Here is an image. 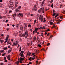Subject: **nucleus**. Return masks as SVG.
<instances>
[{
  "mask_svg": "<svg viewBox=\"0 0 65 65\" xmlns=\"http://www.w3.org/2000/svg\"><path fill=\"white\" fill-rule=\"evenodd\" d=\"M57 17L58 16H57V15H56L55 17V18H56V17Z\"/></svg>",
  "mask_w": 65,
  "mask_h": 65,
  "instance_id": "a18cd8bd",
  "label": "nucleus"
},
{
  "mask_svg": "<svg viewBox=\"0 0 65 65\" xmlns=\"http://www.w3.org/2000/svg\"><path fill=\"white\" fill-rule=\"evenodd\" d=\"M1 43H3V42H4V40H1Z\"/></svg>",
  "mask_w": 65,
  "mask_h": 65,
  "instance_id": "f3484780",
  "label": "nucleus"
},
{
  "mask_svg": "<svg viewBox=\"0 0 65 65\" xmlns=\"http://www.w3.org/2000/svg\"><path fill=\"white\" fill-rule=\"evenodd\" d=\"M12 50V49L11 48V50H9L8 51V53H10V52H11V50Z\"/></svg>",
  "mask_w": 65,
  "mask_h": 65,
  "instance_id": "1a4fd4ad",
  "label": "nucleus"
},
{
  "mask_svg": "<svg viewBox=\"0 0 65 65\" xmlns=\"http://www.w3.org/2000/svg\"><path fill=\"white\" fill-rule=\"evenodd\" d=\"M17 6H18V5H16L15 6V7H17Z\"/></svg>",
  "mask_w": 65,
  "mask_h": 65,
  "instance_id": "052dcab7",
  "label": "nucleus"
},
{
  "mask_svg": "<svg viewBox=\"0 0 65 65\" xmlns=\"http://www.w3.org/2000/svg\"><path fill=\"white\" fill-rule=\"evenodd\" d=\"M16 25H17V27H18V26H19V24H16Z\"/></svg>",
  "mask_w": 65,
  "mask_h": 65,
  "instance_id": "8fccbe9b",
  "label": "nucleus"
},
{
  "mask_svg": "<svg viewBox=\"0 0 65 65\" xmlns=\"http://www.w3.org/2000/svg\"><path fill=\"white\" fill-rule=\"evenodd\" d=\"M57 15V16H58L59 15V14L58 13L56 15Z\"/></svg>",
  "mask_w": 65,
  "mask_h": 65,
  "instance_id": "680f3d73",
  "label": "nucleus"
},
{
  "mask_svg": "<svg viewBox=\"0 0 65 65\" xmlns=\"http://www.w3.org/2000/svg\"><path fill=\"white\" fill-rule=\"evenodd\" d=\"M34 32H35V30H34L33 32V34H34Z\"/></svg>",
  "mask_w": 65,
  "mask_h": 65,
  "instance_id": "5fc2aeb1",
  "label": "nucleus"
},
{
  "mask_svg": "<svg viewBox=\"0 0 65 65\" xmlns=\"http://www.w3.org/2000/svg\"><path fill=\"white\" fill-rule=\"evenodd\" d=\"M20 56H21V57H24V55L23 53H22L21 54Z\"/></svg>",
  "mask_w": 65,
  "mask_h": 65,
  "instance_id": "0eeeda50",
  "label": "nucleus"
},
{
  "mask_svg": "<svg viewBox=\"0 0 65 65\" xmlns=\"http://www.w3.org/2000/svg\"><path fill=\"white\" fill-rule=\"evenodd\" d=\"M60 6H63V4H61Z\"/></svg>",
  "mask_w": 65,
  "mask_h": 65,
  "instance_id": "6e6d98bb",
  "label": "nucleus"
},
{
  "mask_svg": "<svg viewBox=\"0 0 65 65\" xmlns=\"http://www.w3.org/2000/svg\"><path fill=\"white\" fill-rule=\"evenodd\" d=\"M53 2V0H52L51 1V3H52V2Z\"/></svg>",
  "mask_w": 65,
  "mask_h": 65,
  "instance_id": "3c124183",
  "label": "nucleus"
},
{
  "mask_svg": "<svg viewBox=\"0 0 65 65\" xmlns=\"http://www.w3.org/2000/svg\"><path fill=\"white\" fill-rule=\"evenodd\" d=\"M1 36H4V35L3 34H2L1 35Z\"/></svg>",
  "mask_w": 65,
  "mask_h": 65,
  "instance_id": "e2e57ef3",
  "label": "nucleus"
},
{
  "mask_svg": "<svg viewBox=\"0 0 65 65\" xmlns=\"http://www.w3.org/2000/svg\"><path fill=\"white\" fill-rule=\"evenodd\" d=\"M21 52V53L22 54H23V53H24V51H22Z\"/></svg>",
  "mask_w": 65,
  "mask_h": 65,
  "instance_id": "c85d7f7f",
  "label": "nucleus"
},
{
  "mask_svg": "<svg viewBox=\"0 0 65 65\" xmlns=\"http://www.w3.org/2000/svg\"><path fill=\"white\" fill-rule=\"evenodd\" d=\"M19 10L18 9H16V10H15V11L17 12L19 11Z\"/></svg>",
  "mask_w": 65,
  "mask_h": 65,
  "instance_id": "c756f323",
  "label": "nucleus"
},
{
  "mask_svg": "<svg viewBox=\"0 0 65 65\" xmlns=\"http://www.w3.org/2000/svg\"><path fill=\"white\" fill-rule=\"evenodd\" d=\"M43 33L42 32V33H41V36H43Z\"/></svg>",
  "mask_w": 65,
  "mask_h": 65,
  "instance_id": "393cba45",
  "label": "nucleus"
},
{
  "mask_svg": "<svg viewBox=\"0 0 65 65\" xmlns=\"http://www.w3.org/2000/svg\"><path fill=\"white\" fill-rule=\"evenodd\" d=\"M20 29L21 30H22V31H23V26H20Z\"/></svg>",
  "mask_w": 65,
  "mask_h": 65,
  "instance_id": "6e6552de",
  "label": "nucleus"
},
{
  "mask_svg": "<svg viewBox=\"0 0 65 65\" xmlns=\"http://www.w3.org/2000/svg\"><path fill=\"white\" fill-rule=\"evenodd\" d=\"M8 37H7L6 38V39L5 40H7H7H8Z\"/></svg>",
  "mask_w": 65,
  "mask_h": 65,
  "instance_id": "e433bc0d",
  "label": "nucleus"
},
{
  "mask_svg": "<svg viewBox=\"0 0 65 65\" xmlns=\"http://www.w3.org/2000/svg\"><path fill=\"white\" fill-rule=\"evenodd\" d=\"M37 8L36 7H34V8L33 9V10H34V11H36L37 10Z\"/></svg>",
  "mask_w": 65,
  "mask_h": 65,
  "instance_id": "39448f33",
  "label": "nucleus"
},
{
  "mask_svg": "<svg viewBox=\"0 0 65 65\" xmlns=\"http://www.w3.org/2000/svg\"><path fill=\"white\" fill-rule=\"evenodd\" d=\"M36 37H35L34 38V40H36Z\"/></svg>",
  "mask_w": 65,
  "mask_h": 65,
  "instance_id": "72a5a7b5",
  "label": "nucleus"
},
{
  "mask_svg": "<svg viewBox=\"0 0 65 65\" xmlns=\"http://www.w3.org/2000/svg\"><path fill=\"white\" fill-rule=\"evenodd\" d=\"M56 28V26L55 25H54L53 27H52V28Z\"/></svg>",
  "mask_w": 65,
  "mask_h": 65,
  "instance_id": "412c9836",
  "label": "nucleus"
},
{
  "mask_svg": "<svg viewBox=\"0 0 65 65\" xmlns=\"http://www.w3.org/2000/svg\"><path fill=\"white\" fill-rule=\"evenodd\" d=\"M9 29V28H7V31H8V30Z\"/></svg>",
  "mask_w": 65,
  "mask_h": 65,
  "instance_id": "bf43d9fd",
  "label": "nucleus"
},
{
  "mask_svg": "<svg viewBox=\"0 0 65 65\" xmlns=\"http://www.w3.org/2000/svg\"><path fill=\"white\" fill-rule=\"evenodd\" d=\"M60 18L61 19H62V18H63V16H61L60 17Z\"/></svg>",
  "mask_w": 65,
  "mask_h": 65,
  "instance_id": "f704fd0d",
  "label": "nucleus"
},
{
  "mask_svg": "<svg viewBox=\"0 0 65 65\" xmlns=\"http://www.w3.org/2000/svg\"><path fill=\"white\" fill-rule=\"evenodd\" d=\"M25 33L23 34L22 35L21 37H25Z\"/></svg>",
  "mask_w": 65,
  "mask_h": 65,
  "instance_id": "423d86ee",
  "label": "nucleus"
},
{
  "mask_svg": "<svg viewBox=\"0 0 65 65\" xmlns=\"http://www.w3.org/2000/svg\"><path fill=\"white\" fill-rule=\"evenodd\" d=\"M43 4H44V2H42V3L41 4L42 5H43Z\"/></svg>",
  "mask_w": 65,
  "mask_h": 65,
  "instance_id": "473e14b6",
  "label": "nucleus"
},
{
  "mask_svg": "<svg viewBox=\"0 0 65 65\" xmlns=\"http://www.w3.org/2000/svg\"><path fill=\"white\" fill-rule=\"evenodd\" d=\"M39 21H41V22H43V16L42 15L41 16V15H40L39 17Z\"/></svg>",
  "mask_w": 65,
  "mask_h": 65,
  "instance_id": "f03ea898",
  "label": "nucleus"
},
{
  "mask_svg": "<svg viewBox=\"0 0 65 65\" xmlns=\"http://www.w3.org/2000/svg\"><path fill=\"white\" fill-rule=\"evenodd\" d=\"M50 45V43H48L47 44V45Z\"/></svg>",
  "mask_w": 65,
  "mask_h": 65,
  "instance_id": "79ce46f5",
  "label": "nucleus"
},
{
  "mask_svg": "<svg viewBox=\"0 0 65 65\" xmlns=\"http://www.w3.org/2000/svg\"><path fill=\"white\" fill-rule=\"evenodd\" d=\"M42 11V12L43 13H44V10H43Z\"/></svg>",
  "mask_w": 65,
  "mask_h": 65,
  "instance_id": "09e8293b",
  "label": "nucleus"
},
{
  "mask_svg": "<svg viewBox=\"0 0 65 65\" xmlns=\"http://www.w3.org/2000/svg\"><path fill=\"white\" fill-rule=\"evenodd\" d=\"M36 20H35V21H34V23H36Z\"/></svg>",
  "mask_w": 65,
  "mask_h": 65,
  "instance_id": "338daca9",
  "label": "nucleus"
},
{
  "mask_svg": "<svg viewBox=\"0 0 65 65\" xmlns=\"http://www.w3.org/2000/svg\"><path fill=\"white\" fill-rule=\"evenodd\" d=\"M41 50H43V51H45V50L44 48H42L41 49Z\"/></svg>",
  "mask_w": 65,
  "mask_h": 65,
  "instance_id": "4d7b16f0",
  "label": "nucleus"
},
{
  "mask_svg": "<svg viewBox=\"0 0 65 65\" xmlns=\"http://www.w3.org/2000/svg\"><path fill=\"white\" fill-rule=\"evenodd\" d=\"M21 8V6H20L19 7H18V9H20V8Z\"/></svg>",
  "mask_w": 65,
  "mask_h": 65,
  "instance_id": "a19ab883",
  "label": "nucleus"
},
{
  "mask_svg": "<svg viewBox=\"0 0 65 65\" xmlns=\"http://www.w3.org/2000/svg\"><path fill=\"white\" fill-rule=\"evenodd\" d=\"M28 27H31V25H30V24H29L28 25Z\"/></svg>",
  "mask_w": 65,
  "mask_h": 65,
  "instance_id": "bb28decb",
  "label": "nucleus"
},
{
  "mask_svg": "<svg viewBox=\"0 0 65 65\" xmlns=\"http://www.w3.org/2000/svg\"><path fill=\"white\" fill-rule=\"evenodd\" d=\"M10 58V55H8V57H7V58L8 59V58Z\"/></svg>",
  "mask_w": 65,
  "mask_h": 65,
  "instance_id": "a878e982",
  "label": "nucleus"
},
{
  "mask_svg": "<svg viewBox=\"0 0 65 65\" xmlns=\"http://www.w3.org/2000/svg\"><path fill=\"white\" fill-rule=\"evenodd\" d=\"M49 35H50V34H49V33H48V34H47V36H48Z\"/></svg>",
  "mask_w": 65,
  "mask_h": 65,
  "instance_id": "de8ad7c7",
  "label": "nucleus"
},
{
  "mask_svg": "<svg viewBox=\"0 0 65 65\" xmlns=\"http://www.w3.org/2000/svg\"><path fill=\"white\" fill-rule=\"evenodd\" d=\"M9 4H8V6L9 8H12L13 6V4L12 2L11 1H10L9 2Z\"/></svg>",
  "mask_w": 65,
  "mask_h": 65,
  "instance_id": "f257e3e1",
  "label": "nucleus"
},
{
  "mask_svg": "<svg viewBox=\"0 0 65 65\" xmlns=\"http://www.w3.org/2000/svg\"><path fill=\"white\" fill-rule=\"evenodd\" d=\"M5 54H6V53L3 54H2V56H5Z\"/></svg>",
  "mask_w": 65,
  "mask_h": 65,
  "instance_id": "5701e85b",
  "label": "nucleus"
},
{
  "mask_svg": "<svg viewBox=\"0 0 65 65\" xmlns=\"http://www.w3.org/2000/svg\"><path fill=\"white\" fill-rule=\"evenodd\" d=\"M7 60H5V62H7Z\"/></svg>",
  "mask_w": 65,
  "mask_h": 65,
  "instance_id": "c03bdc74",
  "label": "nucleus"
},
{
  "mask_svg": "<svg viewBox=\"0 0 65 65\" xmlns=\"http://www.w3.org/2000/svg\"><path fill=\"white\" fill-rule=\"evenodd\" d=\"M28 31L26 30L25 32V34L27 35H28Z\"/></svg>",
  "mask_w": 65,
  "mask_h": 65,
  "instance_id": "f8f14e48",
  "label": "nucleus"
},
{
  "mask_svg": "<svg viewBox=\"0 0 65 65\" xmlns=\"http://www.w3.org/2000/svg\"><path fill=\"white\" fill-rule=\"evenodd\" d=\"M50 24H51V25H52L53 24V22H50Z\"/></svg>",
  "mask_w": 65,
  "mask_h": 65,
  "instance_id": "aec40b11",
  "label": "nucleus"
},
{
  "mask_svg": "<svg viewBox=\"0 0 65 65\" xmlns=\"http://www.w3.org/2000/svg\"><path fill=\"white\" fill-rule=\"evenodd\" d=\"M9 41H8L7 42V44H8V43H9Z\"/></svg>",
  "mask_w": 65,
  "mask_h": 65,
  "instance_id": "c9c22d12",
  "label": "nucleus"
},
{
  "mask_svg": "<svg viewBox=\"0 0 65 65\" xmlns=\"http://www.w3.org/2000/svg\"><path fill=\"white\" fill-rule=\"evenodd\" d=\"M4 60H6V57H4Z\"/></svg>",
  "mask_w": 65,
  "mask_h": 65,
  "instance_id": "4c0bfd02",
  "label": "nucleus"
},
{
  "mask_svg": "<svg viewBox=\"0 0 65 65\" xmlns=\"http://www.w3.org/2000/svg\"><path fill=\"white\" fill-rule=\"evenodd\" d=\"M12 12V11H11V10H10L9 11V13H10V12Z\"/></svg>",
  "mask_w": 65,
  "mask_h": 65,
  "instance_id": "864d4df0",
  "label": "nucleus"
},
{
  "mask_svg": "<svg viewBox=\"0 0 65 65\" xmlns=\"http://www.w3.org/2000/svg\"><path fill=\"white\" fill-rule=\"evenodd\" d=\"M16 45V44L15 43H13V45H12V46H14V45L15 46Z\"/></svg>",
  "mask_w": 65,
  "mask_h": 65,
  "instance_id": "dca6fc26",
  "label": "nucleus"
},
{
  "mask_svg": "<svg viewBox=\"0 0 65 65\" xmlns=\"http://www.w3.org/2000/svg\"><path fill=\"white\" fill-rule=\"evenodd\" d=\"M50 31V30L49 29H46V31H47V32H48V31Z\"/></svg>",
  "mask_w": 65,
  "mask_h": 65,
  "instance_id": "6ab92c4d",
  "label": "nucleus"
},
{
  "mask_svg": "<svg viewBox=\"0 0 65 65\" xmlns=\"http://www.w3.org/2000/svg\"><path fill=\"white\" fill-rule=\"evenodd\" d=\"M15 43H16V44H18V42H17V41H16L15 42Z\"/></svg>",
  "mask_w": 65,
  "mask_h": 65,
  "instance_id": "cd10ccee",
  "label": "nucleus"
},
{
  "mask_svg": "<svg viewBox=\"0 0 65 65\" xmlns=\"http://www.w3.org/2000/svg\"><path fill=\"white\" fill-rule=\"evenodd\" d=\"M27 45L28 46H29V45H30V44L29 43H27Z\"/></svg>",
  "mask_w": 65,
  "mask_h": 65,
  "instance_id": "2f4dec72",
  "label": "nucleus"
},
{
  "mask_svg": "<svg viewBox=\"0 0 65 65\" xmlns=\"http://www.w3.org/2000/svg\"><path fill=\"white\" fill-rule=\"evenodd\" d=\"M20 60L21 61H23V60H24V58H21V57H20Z\"/></svg>",
  "mask_w": 65,
  "mask_h": 65,
  "instance_id": "ddd939ff",
  "label": "nucleus"
},
{
  "mask_svg": "<svg viewBox=\"0 0 65 65\" xmlns=\"http://www.w3.org/2000/svg\"><path fill=\"white\" fill-rule=\"evenodd\" d=\"M48 6H50V7H51V5L50 4H49L48 5Z\"/></svg>",
  "mask_w": 65,
  "mask_h": 65,
  "instance_id": "774afa93",
  "label": "nucleus"
},
{
  "mask_svg": "<svg viewBox=\"0 0 65 65\" xmlns=\"http://www.w3.org/2000/svg\"><path fill=\"white\" fill-rule=\"evenodd\" d=\"M7 40H6L5 42H4V43H6V42H7Z\"/></svg>",
  "mask_w": 65,
  "mask_h": 65,
  "instance_id": "58836bf2",
  "label": "nucleus"
},
{
  "mask_svg": "<svg viewBox=\"0 0 65 65\" xmlns=\"http://www.w3.org/2000/svg\"><path fill=\"white\" fill-rule=\"evenodd\" d=\"M52 8H53V4H52L51 6Z\"/></svg>",
  "mask_w": 65,
  "mask_h": 65,
  "instance_id": "7c9ffc66",
  "label": "nucleus"
},
{
  "mask_svg": "<svg viewBox=\"0 0 65 65\" xmlns=\"http://www.w3.org/2000/svg\"><path fill=\"white\" fill-rule=\"evenodd\" d=\"M39 29V28H35V30L37 31V30H38Z\"/></svg>",
  "mask_w": 65,
  "mask_h": 65,
  "instance_id": "4468645a",
  "label": "nucleus"
},
{
  "mask_svg": "<svg viewBox=\"0 0 65 65\" xmlns=\"http://www.w3.org/2000/svg\"><path fill=\"white\" fill-rule=\"evenodd\" d=\"M45 35H46V34H47V32H45Z\"/></svg>",
  "mask_w": 65,
  "mask_h": 65,
  "instance_id": "69168bd1",
  "label": "nucleus"
},
{
  "mask_svg": "<svg viewBox=\"0 0 65 65\" xmlns=\"http://www.w3.org/2000/svg\"><path fill=\"white\" fill-rule=\"evenodd\" d=\"M32 60H34V59H35V58L34 57H30V58H28V60H30V61H31L32 60Z\"/></svg>",
  "mask_w": 65,
  "mask_h": 65,
  "instance_id": "7ed1b4c3",
  "label": "nucleus"
},
{
  "mask_svg": "<svg viewBox=\"0 0 65 65\" xmlns=\"http://www.w3.org/2000/svg\"><path fill=\"white\" fill-rule=\"evenodd\" d=\"M11 41L12 42V41H13V39H11Z\"/></svg>",
  "mask_w": 65,
  "mask_h": 65,
  "instance_id": "13d9d810",
  "label": "nucleus"
},
{
  "mask_svg": "<svg viewBox=\"0 0 65 65\" xmlns=\"http://www.w3.org/2000/svg\"><path fill=\"white\" fill-rule=\"evenodd\" d=\"M13 17H17V13H15L12 16Z\"/></svg>",
  "mask_w": 65,
  "mask_h": 65,
  "instance_id": "9b49d317",
  "label": "nucleus"
},
{
  "mask_svg": "<svg viewBox=\"0 0 65 65\" xmlns=\"http://www.w3.org/2000/svg\"><path fill=\"white\" fill-rule=\"evenodd\" d=\"M19 14L20 15V16H21L22 17H23V15L22 13H19Z\"/></svg>",
  "mask_w": 65,
  "mask_h": 65,
  "instance_id": "9d476101",
  "label": "nucleus"
},
{
  "mask_svg": "<svg viewBox=\"0 0 65 65\" xmlns=\"http://www.w3.org/2000/svg\"><path fill=\"white\" fill-rule=\"evenodd\" d=\"M4 64V63H2L1 64V65H3Z\"/></svg>",
  "mask_w": 65,
  "mask_h": 65,
  "instance_id": "49530a36",
  "label": "nucleus"
},
{
  "mask_svg": "<svg viewBox=\"0 0 65 65\" xmlns=\"http://www.w3.org/2000/svg\"><path fill=\"white\" fill-rule=\"evenodd\" d=\"M63 13H64V14H65V10L63 12Z\"/></svg>",
  "mask_w": 65,
  "mask_h": 65,
  "instance_id": "ea45409f",
  "label": "nucleus"
},
{
  "mask_svg": "<svg viewBox=\"0 0 65 65\" xmlns=\"http://www.w3.org/2000/svg\"><path fill=\"white\" fill-rule=\"evenodd\" d=\"M4 50H6L7 49V47H4L3 48Z\"/></svg>",
  "mask_w": 65,
  "mask_h": 65,
  "instance_id": "2eb2a0df",
  "label": "nucleus"
},
{
  "mask_svg": "<svg viewBox=\"0 0 65 65\" xmlns=\"http://www.w3.org/2000/svg\"><path fill=\"white\" fill-rule=\"evenodd\" d=\"M0 19H2V17L1 15H0Z\"/></svg>",
  "mask_w": 65,
  "mask_h": 65,
  "instance_id": "0e129e2a",
  "label": "nucleus"
},
{
  "mask_svg": "<svg viewBox=\"0 0 65 65\" xmlns=\"http://www.w3.org/2000/svg\"><path fill=\"white\" fill-rule=\"evenodd\" d=\"M43 9H44V8H40L38 11V12H41V11H42Z\"/></svg>",
  "mask_w": 65,
  "mask_h": 65,
  "instance_id": "20e7f679",
  "label": "nucleus"
},
{
  "mask_svg": "<svg viewBox=\"0 0 65 65\" xmlns=\"http://www.w3.org/2000/svg\"><path fill=\"white\" fill-rule=\"evenodd\" d=\"M28 53L29 52L27 53L28 54V56H30V55H31V53Z\"/></svg>",
  "mask_w": 65,
  "mask_h": 65,
  "instance_id": "a211bd4d",
  "label": "nucleus"
},
{
  "mask_svg": "<svg viewBox=\"0 0 65 65\" xmlns=\"http://www.w3.org/2000/svg\"><path fill=\"white\" fill-rule=\"evenodd\" d=\"M38 46L39 47H41V45L40 44H38Z\"/></svg>",
  "mask_w": 65,
  "mask_h": 65,
  "instance_id": "b1692460",
  "label": "nucleus"
},
{
  "mask_svg": "<svg viewBox=\"0 0 65 65\" xmlns=\"http://www.w3.org/2000/svg\"><path fill=\"white\" fill-rule=\"evenodd\" d=\"M29 64H32V62H29Z\"/></svg>",
  "mask_w": 65,
  "mask_h": 65,
  "instance_id": "603ef678",
  "label": "nucleus"
},
{
  "mask_svg": "<svg viewBox=\"0 0 65 65\" xmlns=\"http://www.w3.org/2000/svg\"><path fill=\"white\" fill-rule=\"evenodd\" d=\"M24 25L26 27H27V25H27V24L26 23H24Z\"/></svg>",
  "mask_w": 65,
  "mask_h": 65,
  "instance_id": "4be33fe9",
  "label": "nucleus"
},
{
  "mask_svg": "<svg viewBox=\"0 0 65 65\" xmlns=\"http://www.w3.org/2000/svg\"><path fill=\"white\" fill-rule=\"evenodd\" d=\"M55 15V13H54L53 14V16H54V15Z\"/></svg>",
  "mask_w": 65,
  "mask_h": 65,
  "instance_id": "37998d69",
  "label": "nucleus"
}]
</instances>
